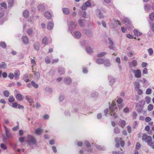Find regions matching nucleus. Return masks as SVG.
Wrapping results in <instances>:
<instances>
[{"mask_svg": "<svg viewBox=\"0 0 154 154\" xmlns=\"http://www.w3.org/2000/svg\"><path fill=\"white\" fill-rule=\"evenodd\" d=\"M84 32L85 34L88 36L91 37L93 36L92 32L90 30L88 29H85Z\"/></svg>", "mask_w": 154, "mask_h": 154, "instance_id": "1a4fd4ad", "label": "nucleus"}, {"mask_svg": "<svg viewBox=\"0 0 154 154\" xmlns=\"http://www.w3.org/2000/svg\"><path fill=\"white\" fill-rule=\"evenodd\" d=\"M150 143H151V145H149L151 146L152 149H154V141L152 142V140L151 141Z\"/></svg>", "mask_w": 154, "mask_h": 154, "instance_id": "338daca9", "label": "nucleus"}, {"mask_svg": "<svg viewBox=\"0 0 154 154\" xmlns=\"http://www.w3.org/2000/svg\"><path fill=\"white\" fill-rule=\"evenodd\" d=\"M0 46L3 48H6L7 46L5 43L4 42H0Z\"/></svg>", "mask_w": 154, "mask_h": 154, "instance_id": "f704fd0d", "label": "nucleus"}, {"mask_svg": "<svg viewBox=\"0 0 154 154\" xmlns=\"http://www.w3.org/2000/svg\"><path fill=\"white\" fill-rule=\"evenodd\" d=\"M123 22L125 23L126 25H128L130 23V20L127 18H125L123 20Z\"/></svg>", "mask_w": 154, "mask_h": 154, "instance_id": "a878e982", "label": "nucleus"}, {"mask_svg": "<svg viewBox=\"0 0 154 154\" xmlns=\"http://www.w3.org/2000/svg\"><path fill=\"white\" fill-rule=\"evenodd\" d=\"M44 132V130L42 128H38L35 131V134L37 135H39Z\"/></svg>", "mask_w": 154, "mask_h": 154, "instance_id": "9d476101", "label": "nucleus"}, {"mask_svg": "<svg viewBox=\"0 0 154 154\" xmlns=\"http://www.w3.org/2000/svg\"><path fill=\"white\" fill-rule=\"evenodd\" d=\"M20 73L19 71L15 72L14 73V76L15 79H18L19 78Z\"/></svg>", "mask_w": 154, "mask_h": 154, "instance_id": "412c9836", "label": "nucleus"}, {"mask_svg": "<svg viewBox=\"0 0 154 154\" xmlns=\"http://www.w3.org/2000/svg\"><path fill=\"white\" fill-rule=\"evenodd\" d=\"M4 127L5 129L6 134L7 137L8 138H11V135L9 131L5 126H4Z\"/></svg>", "mask_w": 154, "mask_h": 154, "instance_id": "9b49d317", "label": "nucleus"}, {"mask_svg": "<svg viewBox=\"0 0 154 154\" xmlns=\"http://www.w3.org/2000/svg\"><path fill=\"white\" fill-rule=\"evenodd\" d=\"M1 147L2 149H6L7 148L6 146L4 143H1Z\"/></svg>", "mask_w": 154, "mask_h": 154, "instance_id": "bf43d9fd", "label": "nucleus"}, {"mask_svg": "<svg viewBox=\"0 0 154 154\" xmlns=\"http://www.w3.org/2000/svg\"><path fill=\"white\" fill-rule=\"evenodd\" d=\"M113 154H124V152H120L119 151L118 152H113Z\"/></svg>", "mask_w": 154, "mask_h": 154, "instance_id": "774afa93", "label": "nucleus"}, {"mask_svg": "<svg viewBox=\"0 0 154 154\" xmlns=\"http://www.w3.org/2000/svg\"><path fill=\"white\" fill-rule=\"evenodd\" d=\"M44 16L48 19H50L51 17V14L48 11H46L45 12Z\"/></svg>", "mask_w": 154, "mask_h": 154, "instance_id": "f3484780", "label": "nucleus"}, {"mask_svg": "<svg viewBox=\"0 0 154 154\" xmlns=\"http://www.w3.org/2000/svg\"><path fill=\"white\" fill-rule=\"evenodd\" d=\"M63 13L66 15L69 14L70 13V11L68 8H64L63 9Z\"/></svg>", "mask_w": 154, "mask_h": 154, "instance_id": "dca6fc26", "label": "nucleus"}, {"mask_svg": "<svg viewBox=\"0 0 154 154\" xmlns=\"http://www.w3.org/2000/svg\"><path fill=\"white\" fill-rule=\"evenodd\" d=\"M14 77V75L12 73H10L8 75V77L11 79H12Z\"/></svg>", "mask_w": 154, "mask_h": 154, "instance_id": "13d9d810", "label": "nucleus"}, {"mask_svg": "<svg viewBox=\"0 0 154 154\" xmlns=\"http://www.w3.org/2000/svg\"><path fill=\"white\" fill-rule=\"evenodd\" d=\"M98 95L97 93L95 92L92 93L91 94V97H96L98 96Z\"/></svg>", "mask_w": 154, "mask_h": 154, "instance_id": "09e8293b", "label": "nucleus"}, {"mask_svg": "<svg viewBox=\"0 0 154 154\" xmlns=\"http://www.w3.org/2000/svg\"><path fill=\"white\" fill-rule=\"evenodd\" d=\"M85 20H82L81 19H80L78 20V23L81 26H83V23Z\"/></svg>", "mask_w": 154, "mask_h": 154, "instance_id": "7c9ffc66", "label": "nucleus"}, {"mask_svg": "<svg viewBox=\"0 0 154 154\" xmlns=\"http://www.w3.org/2000/svg\"><path fill=\"white\" fill-rule=\"evenodd\" d=\"M105 66H109L111 65V63L109 60L108 59L104 60L103 63Z\"/></svg>", "mask_w": 154, "mask_h": 154, "instance_id": "4468645a", "label": "nucleus"}, {"mask_svg": "<svg viewBox=\"0 0 154 154\" xmlns=\"http://www.w3.org/2000/svg\"><path fill=\"white\" fill-rule=\"evenodd\" d=\"M115 140L116 142V147H119L120 144L122 147L124 146L125 143L124 141L122 140L121 138L116 137L115 138Z\"/></svg>", "mask_w": 154, "mask_h": 154, "instance_id": "20e7f679", "label": "nucleus"}, {"mask_svg": "<svg viewBox=\"0 0 154 154\" xmlns=\"http://www.w3.org/2000/svg\"><path fill=\"white\" fill-rule=\"evenodd\" d=\"M3 94L5 97H8L9 96L10 93L8 91L5 90L3 92Z\"/></svg>", "mask_w": 154, "mask_h": 154, "instance_id": "72a5a7b5", "label": "nucleus"}, {"mask_svg": "<svg viewBox=\"0 0 154 154\" xmlns=\"http://www.w3.org/2000/svg\"><path fill=\"white\" fill-rule=\"evenodd\" d=\"M16 98L19 101L22 100V96L20 94H17L16 96Z\"/></svg>", "mask_w": 154, "mask_h": 154, "instance_id": "bb28decb", "label": "nucleus"}, {"mask_svg": "<svg viewBox=\"0 0 154 154\" xmlns=\"http://www.w3.org/2000/svg\"><path fill=\"white\" fill-rule=\"evenodd\" d=\"M18 104L17 103H14L12 104V107L14 108H17Z\"/></svg>", "mask_w": 154, "mask_h": 154, "instance_id": "e2e57ef3", "label": "nucleus"}, {"mask_svg": "<svg viewBox=\"0 0 154 154\" xmlns=\"http://www.w3.org/2000/svg\"><path fill=\"white\" fill-rule=\"evenodd\" d=\"M132 70L133 71V73L134 74V76L136 78H140L141 77V72L140 70H134L133 69Z\"/></svg>", "mask_w": 154, "mask_h": 154, "instance_id": "39448f33", "label": "nucleus"}, {"mask_svg": "<svg viewBox=\"0 0 154 154\" xmlns=\"http://www.w3.org/2000/svg\"><path fill=\"white\" fill-rule=\"evenodd\" d=\"M135 86V89L136 90H138L140 88V84L138 83L137 82H135L134 83Z\"/></svg>", "mask_w": 154, "mask_h": 154, "instance_id": "c756f323", "label": "nucleus"}, {"mask_svg": "<svg viewBox=\"0 0 154 154\" xmlns=\"http://www.w3.org/2000/svg\"><path fill=\"white\" fill-rule=\"evenodd\" d=\"M151 119V118L149 117H146L145 119V120L146 122H148L150 121Z\"/></svg>", "mask_w": 154, "mask_h": 154, "instance_id": "0e129e2a", "label": "nucleus"}, {"mask_svg": "<svg viewBox=\"0 0 154 154\" xmlns=\"http://www.w3.org/2000/svg\"><path fill=\"white\" fill-rule=\"evenodd\" d=\"M38 9L41 11H44L45 9L44 5H39L38 7Z\"/></svg>", "mask_w": 154, "mask_h": 154, "instance_id": "5701e85b", "label": "nucleus"}, {"mask_svg": "<svg viewBox=\"0 0 154 154\" xmlns=\"http://www.w3.org/2000/svg\"><path fill=\"white\" fill-rule=\"evenodd\" d=\"M65 83L67 85H69L71 82V79L70 78L67 77L64 79Z\"/></svg>", "mask_w": 154, "mask_h": 154, "instance_id": "aec40b11", "label": "nucleus"}, {"mask_svg": "<svg viewBox=\"0 0 154 154\" xmlns=\"http://www.w3.org/2000/svg\"><path fill=\"white\" fill-rule=\"evenodd\" d=\"M146 94H149L151 93V90L150 88H148L146 89Z\"/></svg>", "mask_w": 154, "mask_h": 154, "instance_id": "6e6d98bb", "label": "nucleus"}, {"mask_svg": "<svg viewBox=\"0 0 154 154\" xmlns=\"http://www.w3.org/2000/svg\"><path fill=\"white\" fill-rule=\"evenodd\" d=\"M114 132L116 134H119L120 132V129L119 128L116 127L114 129Z\"/></svg>", "mask_w": 154, "mask_h": 154, "instance_id": "58836bf2", "label": "nucleus"}, {"mask_svg": "<svg viewBox=\"0 0 154 154\" xmlns=\"http://www.w3.org/2000/svg\"><path fill=\"white\" fill-rule=\"evenodd\" d=\"M27 142L29 145L36 144L35 139L32 136L29 134H28L27 136Z\"/></svg>", "mask_w": 154, "mask_h": 154, "instance_id": "f03ea898", "label": "nucleus"}, {"mask_svg": "<svg viewBox=\"0 0 154 154\" xmlns=\"http://www.w3.org/2000/svg\"><path fill=\"white\" fill-rule=\"evenodd\" d=\"M106 54V52H102L98 54L97 57H101L105 55Z\"/></svg>", "mask_w": 154, "mask_h": 154, "instance_id": "ea45409f", "label": "nucleus"}, {"mask_svg": "<svg viewBox=\"0 0 154 154\" xmlns=\"http://www.w3.org/2000/svg\"><path fill=\"white\" fill-rule=\"evenodd\" d=\"M33 72L34 73L36 79H38L40 77V73L38 72H37L35 71H33Z\"/></svg>", "mask_w": 154, "mask_h": 154, "instance_id": "c9c22d12", "label": "nucleus"}, {"mask_svg": "<svg viewBox=\"0 0 154 154\" xmlns=\"http://www.w3.org/2000/svg\"><path fill=\"white\" fill-rule=\"evenodd\" d=\"M137 62L135 60H133L132 62L129 63V66L131 70L133 69V67L136 66L137 65Z\"/></svg>", "mask_w": 154, "mask_h": 154, "instance_id": "6e6552de", "label": "nucleus"}, {"mask_svg": "<svg viewBox=\"0 0 154 154\" xmlns=\"http://www.w3.org/2000/svg\"><path fill=\"white\" fill-rule=\"evenodd\" d=\"M134 35L137 36H139L142 35V33L139 32L137 29H134Z\"/></svg>", "mask_w": 154, "mask_h": 154, "instance_id": "2eb2a0df", "label": "nucleus"}, {"mask_svg": "<svg viewBox=\"0 0 154 154\" xmlns=\"http://www.w3.org/2000/svg\"><path fill=\"white\" fill-rule=\"evenodd\" d=\"M86 50L87 52L88 53H91L93 52L92 49L89 47H86Z\"/></svg>", "mask_w": 154, "mask_h": 154, "instance_id": "c85d7f7f", "label": "nucleus"}, {"mask_svg": "<svg viewBox=\"0 0 154 154\" xmlns=\"http://www.w3.org/2000/svg\"><path fill=\"white\" fill-rule=\"evenodd\" d=\"M0 5L2 7L4 8H5L6 9L7 8L6 4L5 2L2 3L0 4Z\"/></svg>", "mask_w": 154, "mask_h": 154, "instance_id": "5fc2aeb1", "label": "nucleus"}, {"mask_svg": "<svg viewBox=\"0 0 154 154\" xmlns=\"http://www.w3.org/2000/svg\"><path fill=\"white\" fill-rule=\"evenodd\" d=\"M76 25L77 24L75 22L73 21H71L69 26V29L73 30L75 29L76 27Z\"/></svg>", "mask_w": 154, "mask_h": 154, "instance_id": "0eeeda50", "label": "nucleus"}, {"mask_svg": "<svg viewBox=\"0 0 154 154\" xmlns=\"http://www.w3.org/2000/svg\"><path fill=\"white\" fill-rule=\"evenodd\" d=\"M115 82V79L114 78L111 79L109 80V84L110 85H112Z\"/></svg>", "mask_w": 154, "mask_h": 154, "instance_id": "79ce46f5", "label": "nucleus"}, {"mask_svg": "<svg viewBox=\"0 0 154 154\" xmlns=\"http://www.w3.org/2000/svg\"><path fill=\"white\" fill-rule=\"evenodd\" d=\"M104 60L102 58H99L97 60V63L98 64H102L103 63Z\"/></svg>", "mask_w": 154, "mask_h": 154, "instance_id": "b1692460", "label": "nucleus"}, {"mask_svg": "<svg viewBox=\"0 0 154 154\" xmlns=\"http://www.w3.org/2000/svg\"><path fill=\"white\" fill-rule=\"evenodd\" d=\"M42 44L45 45H47L48 43V38L46 37H44L43 38L42 41Z\"/></svg>", "mask_w": 154, "mask_h": 154, "instance_id": "6ab92c4d", "label": "nucleus"}, {"mask_svg": "<svg viewBox=\"0 0 154 154\" xmlns=\"http://www.w3.org/2000/svg\"><path fill=\"white\" fill-rule=\"evenodd\" d=\"M34 47L37 50H38L39 48V43L38 42H36L35 43Z\"/></svg>", "mask_w": 154, "mask_h": 154, "instance_id": "cd10ccee", "label": "nucleus"}, {"mask_svg": "<svg viewBox=\"0 0 154 154\" xmlns=\"http://www.w3.org/2000/svg\"><path fill=\"white\" fill-rule=\"evenodd\" d=\"M96 13L97 16L102 13L101 11L99 9H97L96 10Z\"/></svg>", "mask_w": 154, "mask_h": 154, "instance_id": "680f3d73", "label": "nucleus"}, {"mask_svg": "<svg viewBox=\"0 0 154 154\" xmlns=\"http://www.w3.org/2000/svg\"><path fill=\"white\" fill-rule=\"evenodd\" d=\"M7 66V65L5 62H2L0 64V69H5Z\"/></svg>", "mask_w": 154, "mask_h": 154, "instance_id": "393cba45", "label": "nucleus"}, {"mask_svg": "<svg viewBox=\"0 0 154 154\" xmlns=\"http://www.w3.org/2000/svg\"><path fill=\"white\" fill-rule=\"evenodd\" d=\"M25 98L26 100H28V102L30 103H31L33 102V100L31 98H30L28 96H26Z\"/></svg>", "mask_w": 154, "mask_h": 154, "instance_id": "4c0bfd02", "label": "nucleus"}, {"mask_svg": "<svg viewBox=\"0 0 154 154\" xmlns=\"http://www.w3.org/2000/svg\"><path fill=\"white\" fill-rule=\"evenodd\" d=\"M74 34L75 38H80L82 36L81 33L78 31H76L74 32Z\"/></svg>", "mask_w": 154, "mask_h": 154, "instance_id": "f8f14e48", "label": "nucleus"}, {"mask_svg": "<svg viewBox=\"0 0 154 154\" xmlns=\"http://www.w3.org/2000/svg\"><path fill=\"white\" fill-rule=\"evenodd\" d=\"M31 84L35 88H38V85L33 81L31 82Z\"/></svg>", "mask_w": 154, "mask_h": 154, "instance_id": "49530a36", "label": "nucleus"}, {"mask_svg": "<svg viewBox=\"0 0 154 154\" xmlns=\"http://www.w3.org/2000/svg\"><path fill=\"white\" fill-rule=\"evenodd\" d=\"M109 110L110 115L113 116L115 118H116L117 117V116L116 114V112H117V108L115 101H113L112 104L110 106Z\"/></svg>", "mask_w": 154, "mask_h": 154, "instance_id": "f257e3e1", "label": "nucleus"}, {"mask_svg": "<svg viewBox=\"0 0 154 154\" xmlns=\"http://www.w3.org/2000/svg\"><path fill=\"white\" fill-rule=\"evenodd\" d=\"M91 5L90 2L89 1H87L83 4L81 7V9L82 10H85L87 8L90 7Z\"/></svg>", "mask_w": 154, "mask_h": 154, "instance_id": "423d86ee", "label": "nucleus"}, {"mask_svg": "<svg viewBox=\"0 0 154 154\" xmlns=\"http://www.w3.org/2000/svg\"><path fill=\"white\" fill-rule=\"evenodd\" d=\"M148 51L149 55H152L153 53V50L152 48H150L148 50Z\"/></svg>", "mask_w": 154, "mask_h": 154, "instance_id": "8fccbe9b", "label": "nucleus"}, {"mask_svg": "<svg viewBox=\"0 0 154 154\" xmlns=\"http://www.w3.org/2000/svg\"><path fill=\"white\" fill-rule=\"evenodd\" d=\"M141 145L139 143H137L136 145V149L137 150H138L141 147Z\"/></svg>", "mask_w": 154, "mask_h": 154, "instance_id": "603ef678", "label": "nucleus"}, {"mask_svg": "<svg viewBox=\"0 0 154 154\" xmlns=\"http://www.w3.org/2000/svg\"><path fill=\"white\" fill-rule=\"evenodd\" d=\"M15 99L14 97L12 96H11L8 98V101L10 103H12L14 101Z\"/></svg>", "mask_w": 154, "mask_h": 154, "instance_id": "2f4dec72", "label": "nucleus"}, {"mask_svg": "<svg viewBox=\"0 0 154 154\" xmlns=\"http://www.w3.org/2000/svg\"><path fill=\"white\" fill-rule=\"evenodd\" d=\"M108 40L109 44L111 45H113L114 43L110 38H108Z\"/></svg>", "mask_w": 154, "mask_h": 154, "instance_id": "69168bd1", "label": "nucleus"}, {"mask_svg": "<svg viewBox=\"0 0 154 154\" xmlns=\"http://www.w3.org/2000/svg\"><path fill=\"white\" fill-rule=\"evenodd\" d=\"M45 91L47 92L51 93L52 92V90L51 88L49 87H47L45 89Z\"/></svg>", "mask_w": 154, "mask_h": 154, "instance_id": "c03bdc74", "label": "nucleus"}, {"mask_svg": "<svg viewBox=\"0 0 154 154\" xmlns=\"http://www.w3.org/2000/svg\"><path fill=\"white\" fill-rule=\"evenodd\" d=\"M152 137L149 136H147L146 134L144 133L143 134L142 139L144 140L147 143L148 145H151L150 142L152 141Z\"/></svg>", "mask_w": 154, "mask_h": 154, "instance_id": "7ed1b4c3", "label": "nucleus"}, {"mask_svg": "<svg viewBox=\"0 0 154 154\" xmlns=\"http://www.w3.org/2000/svg\"><path fill=\"white\" fill-rule=\"evenodd\" d=\"M60 74H62L64 73V71L63 69L62 68H60L58 70Z\"/></svg>", "mask_w": 154, "mask_h": 154, "instance_id": "3c124183", "label": "nucleus"}, {"mask_svg": "<svg viewBox=\"0 0 154 154\" xmlns=\"http://www.w3.org/2000/svg\"><path fill=\"white\" fill-rule=\"evenodd\" d=\"M53 23L50 22L48 23L47 28L49 30H51L53 29Z\"/></svg>", "mask_w": 154, "mask_h": 154, "instance_id": "a211bd4d", "label": "nucleus"}, {"mask_svg": "<svg viewBox=\"0 0 154 154\" xmlns=\"http://www.w3.org/2000/svg\"><path fill=\"white\" fill-rule=\"evenodd\" d=\"M149 18L151 20H154V12H152L150 14Z\"/></svg>", "mask_w": 154, "mask_h": 154, "instance_id": "a19ab883", "label": "nucleus"}, {"mask_svg": "<svg viewBox=\"0 0 154 154\" xmlns=\"http://www.w3.org/2000/svg\"><path fill=\"white\" fill-rule=\"evenodd\" d=\"M22 40L23 43L25 44H27L29 43V40L28 37L26 36H24L22 37Z\"/></svg>", "mask_w": 154, "mask_h": 154, "instance_id": "ddd939ff", "label": "nucleus"}, {"mask_svg": "<svg viewBox=\"0 0 154 154\" xmlns=\"http://www.w3.org/2000/svg\"><path fill=\"white\" fill-rule=\"evenodd\" d=\"M145 9L146 11H148L150 9V7L149 5H146L144 6Z\"/></svg>", "mask_w": 154, "mask_h": 154, "instance_id": "864d4df0", "label": "nucleus"}, {"mask_svg": "<svg viewBox=\"0 0 154 154\" xmlns=\"http://www.w3.org/2000/svg\"><path fill=\"white\" fill-rule=\"evenodd\" d=\"M23 15L24 17L26 18L28 17L29 15V11L26 10L24 11L23 12Z\"/></svg>", "mask_w": 154, "mask_h": 154, "instance_id": "4be33fe9", "label": "nucleus"}, {"mask_svg": "<svg viewBox=\"0 0 154 154\" xmlns=\"http://www.w3.org/2000/svg\"><path fill=\"white\" fill-rule=\"evenodd\" d=\"M31 64H32V68H33V67L34 66H35V65H36V63H35V60L33 59H31ZM32 70H33V68H32Z\"/></svg>", "mask_w": 154, "mask_h": 154, "instance_id": "a18cd8bd", "label": "nucleus"}, {"mask_svg": "<svg viewBox=\"0 0 154 154\" xmlns=\"http://www.w3.org/2000/svg\"><path fill=\"white\" fill-rule=\"evenodd\" d=\"M153 106L152 104H149L148 106V110L149 111H151L153 109Z\"/></svg>", "mask_w": 154, "mask_h": 154, "instance_id": "37998d69", "label": "nucleus"}, {"mask_svg": "<svg viewBox=\"0 0 154 154\" xmlns=\"http://www.w3.org/2000/svg\"><path fill=\"white\" fill-rule=\"evenodd\" d=\"M122 101H123L122 99L121 98H119L117 100L116 102L118 104H120L122 102Z\"/></svg>", "mask_w": 154, "mask_h": 154, "instance_id": "4d7b16f0", "label": "nucleus"}, {"mask_svg": "<svg viewBox=\"0 0 154 154\" xmlns=\"http://www.w3.org/2000/svg\"><path fill=\"white\" fill-rule=\"evenodd\" d=\"M14 2V0H8V2L9 4V6L11 7Z\"/></svg>", "mask_w": 154, "mask_h": 154, "instance_id": "de8ad7c7", "label": "nucleus"}, {"mask_svg": "<svg viewBox=\"0 0 154 154\" xmlns=\"http://www.w3.org/2000/svg\"><path fill=\"white\" fill-rule=\"evenodd\" d=\"M45 61L47 64L50 63L51 62L49 60V57H46L45 59Z\"/></svg>", "mask_w": 154, "mask_h": 154, "instance_id": "052dcab7", "label": "nucleus"}, {"mask_svg": "<svg viewBox=\"0 0 154 154\" xmlns=\"http://www.w3.org/2000/svg\"><path fill=\"white\" fill-rule=\"evenodd\" d=\"M126 124L125 121L124 120H121V121L120 126L122 128H124Z\"/></svg>", "mask_w": 154, "mask_h": 154, "instance_id": "e433bc0d", "label": "nucleus"}, {"mask_svg": "<svg viewBox=\"0 0 154 154\" xmlns=\"http://www.w3.org/2000/svg\"><path fill=\"white\" fill-rule=\"evenodd\" d=\"M150 101L151 98L147 96L145 98V101L147 104L149 103Z\"/></svg>", "mask_w": 154, "mask_h": 154, "instance_id": "473e14b6", "label": "nucleus"}]
</instances>
